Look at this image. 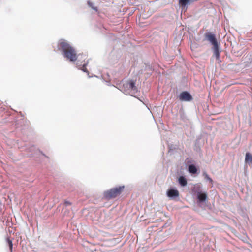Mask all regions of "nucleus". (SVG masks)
Returning a JSON list of instances; mask_svg holds the SVG:
<instances>
[{"mask_svg": "<svg viewBox=\"0 0 252 252\" xmlns=\"http://www.w3.org/2000/svg\"><path fill=\"white\" fill-rule=\"evenodd\" d=\"M59 46L65 58L71 62L76 61L77 59L76 51L70 44L65 41H62L59 43Z\"/></svg>", "mask_w": 252, "mask_h": 252, "instance_id": "1", "label": "nucleus"}, {"mask_svg": "<svg viewBox=\"0 0 252 252\" xmlns=\"http://www.w3.org/2000/svg\"><path fill=\"white\" fill-rule=\"evenodd\" d=\"M124 188V186H119L105 191L103 193V197L107 200L115 198L122 193Z\"/></svg>", "mask_w": 252, "mask_h": 252, "instance_id": "2", "label": "nucleus"}, {"mask_svg": "<svg viewBox=\"0 0 252 252\" xmlns=\"http://www.w3.org/2000/svg\"><path fill=\"white\" fill-rule=\"evenodd\" d=\"M205 37L211 43L213 47L219 45L214 34L211 32H207L205 34Z\"/></svg>", "mask_w": 252, "mask_h": 252, "instance_id": "3", "label": "nucleus"}, {"mask_svg": "<svg viewBox=\"0 0 252 252\" xmlns=\"http://www.w3.org/2000/svg\"><path fill=\"white\" fill-rule=\"evenodd\" d=\"M180 99L184 101H190L192 99V96L187 92H183L180 95Z\"/></svg>", "mask_w": 252, "mask_h": 252, "instance_id": "4", "label": "nucleus"}, {"mask_svg": "<svg viewBox=\"0 0 252 252\" xmlns=\"http://www.w3.org/2000/svg\"><path fill=\"white\" fill-rule=\"evenodd\" d=\"M167 195L169 197H178L179 193L178 190L174 189H170L167 191Z\"/></svg>", "mask_w": 252, "mask_h": 252, "instance_id": "5", "label": "nucleus"}, {"mask_svg": "<svg viewBox=\"0 0 252 252\" xmlns=\"http://www.w3.org/2000/svg\"><path fill=\"white\" fill-rule=\"evenodd\" d=\"M207 198V193L205 192H198L197 193V199L199 202H203L205 201Z\"/></svg>", "mask_w": 252, "mask_h": 252, "instance_id": "6", "label": "nucleus"}, {"mask_svg": "<svg viewBox=\"0 0 252 252\" xmlns=\"http://www.w3.org/2000/svg\"><path fill=\"white\" fill-rule=\"evenodd\" d=\"M127 86H128L129 89L132 91H136V87L135 85V83L132 80H130L126 83Z\"/></svg>", "mask_w": 252, "mask_h": 252, "instance_id": "7", "label": "nucleus"}, {"mask_svg": "<svg viewBox=\"0 0 252 252\" xmlns=\"http://www.w3.org/2000/svg\"><path fill=\"white\" fill-rule=\"evenodd\" d=\"M178 181L180 184L183 187L186 186L187 184V180L183 176H180L179 178Z\"/></svg>", "mask_w": 252, "mask_h": 252, "instance_id": "8", "label": "nucleus"}, {"mask_svg": "<svg viewBox=\"0 0 252 252\" xmlns=\"http://www.w3.org/2000/svg\"><path fill=\"white\" fill-rule=\"evenodd\" d=\"M214 54L217 59L220 58V53L219 51V45L213 47Z\"/></svg>", "mask_w": 252, "mask_h": 252, "instance_id": "9", "label": "nucleus"}, {"mask_svg": "<svg viewBox=\"0 0 252 252\" xmlns=\"http://www.w3.org/2000/svg\"><path fill=\"white\" fill-rule=\"evenodd\" d=\"M245 161L252 164V155L249 153L246 154Z\"/></svg>", "mask_w": 252, "mask_h": 252, "instance_id": "10", "label": "nucleus"}, {"mask_svg": "<svg viewBox=\"0 0 252 252\" xmlns=\"http://www.w3.org/2000/svg\"><path fill=\"white\" fill-rule=\"evenodd\" d=\"M189 171L190 173L194 174L197 172V169L196 167L193 165H190L189 166Z\"/></svg>", "mask_w": 252, "mask_h": 252, "instance_id": "11", "label": "nucleus"}, {"mask_svg": "<svg viewBox=\"0 0 252 252\" xmlns=\"http://www.w3.org/2000/svg\"><path fill=\"white\" fill-rule=\"evenodd\" d=\"M203 176H204V178L206 180H207L208 181H209L210 182V183H211L212 184H213V180L209 176V175L206 172L203 173Z\"/></svg>", "mask_w": 252, "mask_h": 252, "instance_id": "12", "label": "nucleus"}, {"mask_svg": "<svg viewBox=\"0 0 252 252\" xmlns=\"http://www.w3.org/2000/svg\"><path fill=\"white\" fill-rule=\"evenodd\" d=\"M7 243L8 244V245H9V249H10V251L11 252L12 250V240H10L9 239V238H7Z\"/></svg>", "mask_w": 252, "mask_h": 252, "instance_id": "13", "label": "nucleus"}, {"mask_svg": "<svg viewBox=\"0 0 252 252\" xmlns=\"http://www.w3.org/2000/svg\"><path fill=\"white\" fill-rule=\"evenodd\" d=\"M87 63H88V62H87L86 63H84L83 65L82 70L84 72H88V71L86 68V66L87 65Z\"/></svg>", "mask_w": 252, "mask_h": 252, "instance_id": "14", "label": "nucleus"}, {"mask_svg": "<svg viewBox=\"0 0 252 252\" xmlns=\"http://www.w3.org/2000/svg\"><path fill=\"white\" fill-rule=\"evenodd\" d=\"M65 206H69L71 205V203L68 201L65 200L64 202Z\"/></svg>", "mask_w": 252, "mask_h": 252, "instance_id": "15", "label": "nucleus"}]
</instances>
